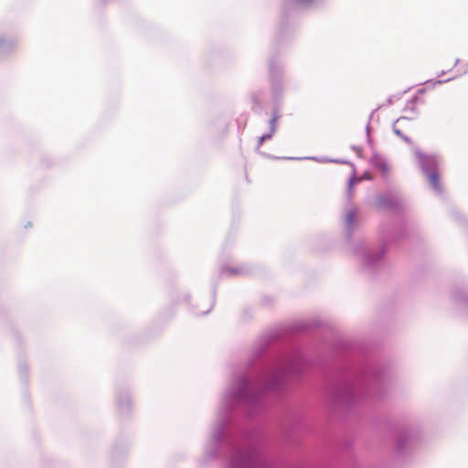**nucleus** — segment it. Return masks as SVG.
Wrapping results in <instances>:
<instances>
[{"instance_id": "nucleus-7", "label": "nucleus", "mask_w": 468, "mask_h": 468, "mask_svg": "<svg viewBox=\"0 0 468 468\" xmlns=\"http://www.w3.org/2000/svg\"><path fill=\"white\" fill-rule=\"evenodd\" d=\"M404 140L407 142V143H410V139L405 137Z\"/></svg>"}, {"instance_id": "nucleus-5", "label": "nucleus", "mask_w": 468, "mask_h": 468, "mask_svg": "<svg viewBox=\"0 0 468 468\" xmlns=\"http://www.w3.org/2000/svg\"><path fill=\"white\" fill-rule=\"evenodd\" d=\"M275 122H276V117H273L271 121V130L272 132L274 131L275 129Z\"/></svg>"}, {"instance_id": "nucleus-4", "label": "nucleus", "mask_w": 468, "mask_h": 468, "mask_svg": "<svg viewBox=\"0 0 468 468\" xmlns=\"http://www.w3.org/2000/svg\"><path fill=\"white\" fill-rule=\"evenodd\" d=\"M271 137V134L262 135V136L260 138L259 144H262V143H263L265 140L270 139Z\"/></svg>"}, {"instance_id": "nucleus-1", "label": "nucleus", "mask_w": 468, "mask_h": 468, "mask_svg": "<svg viewBox=\"0 0 468 468\" xmlns=\"http://www.w3.org/2000/svg\"><path fill=\"white\" fill-rule=\"evenodd\" d=\"M415 155L423 169L432 168L438 164L436 155L424 154L420 149L415 150Z\"/></svg>"}, {"instance_id": "nucleus-2", "label": "nucleus", "mask_w": 468, "mask_h": 468, "mask_svg": "<svg viewBox=\"0 0 468 468\" xmlns=\"http://www.w3.org/2000/svg\"><path fill=\"white\" fill-rule=\"evenodd\" d=\"M430 183L435 187H439V176L436 173H432L430 175Z\"/></svg>"}, {"instance_id": "nucleus-3", "label": "nucleus", "mask_w": 468, "mask_h": 468, "mask_svg": "<svg viewBox=\"0 0 468 468\" xmlns=\"http://www.w3.org/2000/svg\"><path fill=\"white\" fill-rule=\"evenodd\" d=\"M353 219H354V212L350 211L347 214V223L351 224L353 222Z\"/></svg>"}, {"instance_id": "nucleus-6", "label": "nucleus", "mask_w": 468, "mask_h": 468, "mask_svg": "<svg viewBox=\"0 0 468 468\" xmlns=\"http://www.w3.org/2000/svg\"><path fill=\"white\" fill-rule=\"evenodd\" d=\"M419 100H420V95L418 94L417 96H415L414 101H417Z\"/></svg>"}]
</instances>
